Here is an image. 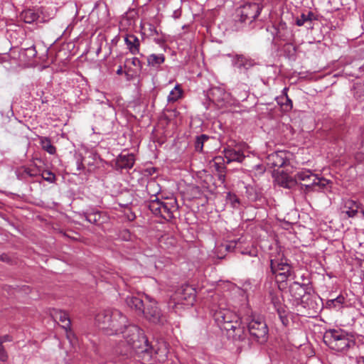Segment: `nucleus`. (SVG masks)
I'll return each mask as SVG.
<instances>
[{"mask_svg": "<svg viewBox=\"0 0 364 364\" xmlns=\"http://www.w3.org/2000/svg\"><path fill=\"white\" fill-rule=\"evenodd\" d=\"M146 191L151 196H156L160 193L161 188L159 185L154 180H151L146 185Z\"/></svg>", "mask_w": 364, "mask_h": 364, "instance_id": "obj_30", "label": "nucleus"}, {"mask_svg": "<svg viewBox=\"0 0 364 364\" xmlns=\"http://www.w3.org/2000/svg\"><path fill=\"white\" fill-rule=\"evenodd\" d=\"M323 340L330 348L336 351H343L348 349L352 343L343 332L336 330L326 332Z\"/></svg>", "mask_w": 364, "mask_h": 364, "instance_id": "obj_5", "label": "nucleus"}, {"mask_svg": "<svg viewBox=\"0 0 364 364\" xmlns=\"http://www.w3.org/2000/svg\"><path fill=\"white\" fill-rule=\"evenodd\" d=\"M126 303L131 309H134L138 314H142L146 304L141 299L135 296H129L126 298Z\"/></svg>", "mask_w": 364, "mask_h": 364, "instance_id": "obj_19", "label": "nucleus"}, {"mask_svg": "<svg viewBox=\"0 0 364 364\" xmlns=\"http://www.w3.org/2000/svg\"><path fill=\"white\" fill-rule=\"evenodd\" d=\"M287 28V26L286 23L281 21L277 27V35L278 38H279L281 40H283V41L286 40L285 35L283 32L284 31H286Z\"/></svg>", "mask_w": 364, "mask_h": 364, "instance_id": "obj_35", "label": "nucleus"}, {"mask_svg": "<svg viewBox=\"0 0 364 364\" xmlns=\"http://www.w3.org/2000/svg\"><path fill=\"white\" fill-rule=\"evenodd\" d=\"M164 61V54H151L147 57V64L150 67L158 68Z\"/></svg>", "mask_w": 364, "mask_h": 364, "instance_id": "obj_25", "label": "nucleus"}, {"mask_svg": "<svg viewBox=\"0 0 364 364\" xmlns=\"http://www.w3.org/2000/svg\"><path fill=\"white\" fill-rule=\"evenodd\" d=\"M226 200L227 202L230 203L233 208L237 207V205L240 203L239 198L234 193H228L226 196Z\"/></svg>", "mask_w": 364, "mask_h": 364, "instance_id": "obj_38", "label": "nucleus"}, {"mask_svg": "<svg viewBox=\"0 0 364 364\" xmlns=\"http://www.w3.org/2000/svg\"><path fill=\"white\" fill-rule=\"evenodd\" d=\"M40 143L42 149L50 154H53L55 153V148L52 145L51 141L48 138L41 137L40 139Z\"/></svg>", "mask_w": 364, "mask_h": 364, "instance_id": "obj_31", "label": "nucleus"}, {"mask_svg": "<svg viewBox=\"0 0 364 364\" xmlns=\"http://www.w3.org/2000/svg\"><path fill=\"white\" fill-rule=\"evenodd\" d=\"M260 11L259 5L255 3L245 4L237 9V16L240 17L239 20L242 23L247 21L250 23L252 22L259 15Z\"/></svg>", "mask_w": 364, "mask_h": 364, "instance_id": "obj_9", "label": "nucleus"}, {"mask_svg": "<svg viewBox=\"0 0 364 364\" xmlns=\"http://www.w3.org/2000/svg\"><path fill=\"white\" fill-rule=\"evenodd\" d=\"M120 237L122 240H125V241H129V240H132V235L131 234V232H129V230H123L120 232V235H119Z\"/></svg>", "mask_w": 364, "mask_h": 364, "instance_id": "obj_41", "label": "nucleus"}, {"mask_svg": "<svg viewBox=\"0 0 364 364\" xmlns=\"http://www.w3.org/2000/svg\"><path fill=\"white\" fill-rule=\"evenodd\" d=\"M286 155L284 151L274 152L267 156V164L270 168H279L287 164Z\"/></svg>", "mask_w": 364, "mask_h": 364, "instance_id": "obj_14", "label": "nucleus"}, {"mask_svg": "<svg viewBox=\"0 0 364 364\" xmlns=\"http://www.w3.org/2000/svg\"><path fill=\"white\" fill-rule=\"evenodd\" d=\"M194 300V289L189 285H183L171 296L169 307L176 310L180 305H192Z\"/></svg>", "mask_w": 364, "mask_h": 364, "instance_id": "obj_4", "label": "nucleus"}, {"mask_svg": "<svg viewBox=\"0 0 364 364\" xmlns=\"http://www.w3.org/2000/svg\"><path fill=\"white\" fill-rule=\"evenodd\" d=\"M270 267L272 273H277L279 271H283V273H289L290 267L282 259L280 261L276 259H270Z\"/></svg>", "mask_w": 364, "mask_h": 364, "instance_id": "obj_22", "label": "nucleus"}, {"mask_svg": "<svg viewBox=\"0 0 364 364\" xmlns=\"http://www.w3.org/2000/svg\"><path fill=\"white\" fill-rule=\"evenodd\" d=\"M217 257H218V258H223V256H220L219 255H217Z\"/></svg>", "mask_w": 364, "mask_h": 364, "instance_id": "obj_57", "label": "nucleus"}, {"mask_svg": "<svg viewBox=\"0 0 364 364\" xmlns=\"http://www.w3.org/2000/svg\"><path fill=\"white\" fill-rule=\"evenodd\" d=\"M123 73V70H122V68L120 66L118 70H117V75H122Z\"/></svg>", "mask_w": 364, "mask_h": 364, "instance_id": "obj_55", "label": "nucleus"}, {"mask_svg": "<svg viewBox=\"0 0 364 364\" xmlns=\"http://www.w3.org/2000/svg\"><path fill=\"white\" fill-rule=\"evenodd\" d=\"M0 260L4 261V262H9V258L7 255H3L0 256Z\"/></svg>", "mask_w": 364, "mask_h": 364, "instance_id": "obj_53", "label": "nucleus"}, {"mask_svg": "<svg viewBox=\"0 0 364 364\" xmlns=\"http://www.w3.org/2000/svg\"><path fill=\"white\" fill-rule=\"evenodd\" d=\"M96 154L92 153V160L96 161L97 164V168H103L105 166V162L100 158L97 157Z\"/></svg>", "mask_w": 364, "mask_h": 364, "instance_id": "obj_44", "label": "nucleus"}, {"mask_svg": "<svg viewBox=\"0 0 364 364\" xmlns=\"http://www.w3.org/2000/svg\"><path fill=\"white\" fill-rule=\"evenodd\" d=\"M100 318H107L109 321L108 326H103V332L107 335L122 333L124 330L129 327L126 316L117 309L99 311L98 321H100Z\"/></svg>", "mask_w": 364, "mask_h": 364, "instance_id": "obj_3", "label": "nucleus"}, {"mask_svg": "<svg viewBox=\"0 0 364 364\" xmlns=\"http://www.w3.org/2000/svg\"><path fill=\"white\" fill-rule=\"evenodd\" d=\"M65 330L66 338L69 341L71 345H74L76 341V337L73 333L70 326L69 328H64Z\"/></svg>", "mask_w": 364, "mask_h": 364, "instance_id": "obj_39", "label": "nucleus"}, {"mask_svg": "<svg viewBox=\"0 0 364 364\" xmlns=\"http://www.w3.org/2000/svg\"><path fill=\"white\" fill-rule=\"evenodd\" d=\"M124 41L132 54L136 55L139 53L140 41L136 36L128 34L126 36Z\"/></svg>", "mask_w": 364, "mask_h": 364, "instance_id": "obj_20", "label": "nucleus"}, {"mask_svg": "<svg viewBox=\"0 0 364 364\" xmlns=\"http://www.w3.org/2000/svg\"><path fill=\"white\" fill-rule=\"evenodd\" d=\"M224 153L228 163L231 161L242 162L245 159L243 153L240 150L237 151L233 149L228 148L225 149Z\"/></svg>", "mask_w": 364, "mask_h": 364, "instance_id": "obj_21", "label": "nucleus"}, {"mask_svg": "<svg viewBox=\"0 0 364 364\" xmlns=\"http://www.w3.org/2000/svg\"><path fill=\"white\" fill-rule=\"evenodd\" d=\"M363 280H364V274H363Z\"/></svg>", "mask_w": 364, "mask_h": 364, "instance_id": "obj_58", "label": "nucleus"}, {"mask_svg": "<svg viewBox=\"0 0 364 364\" xmlns=\"http://www.w3.org/2000/svg\"><path fill=\"white\" fill-rule=\"evenodd\" d=\"M42 177L44 178V180L48 181V182H53L55 180V175L51 173L50 171H46L42 173Z\"/></svg>", "mask_w": 364, "mask_h": 364, "instance_id": "obj_42", "label": "nucleus"}, {"mask_svg": "<svg viewBox=\"0 0 364 364\" xmlns=\"http://www.w3.org/2000/svg\"><path fill=\"white\" fill-rule=\"evenodd\" d=\"M306 16H308L307 17V22L308 23H311L313 20L316 19L314 14L312 12H311V11H309L308 13V14H306Z\"/></svg>", "mask_w": 364, "mask_h": 364, "instance_id": "obj_47", "label": "nucleus"}, {"mask_svg": "<svg viewBox=\"0 0 364 364\" xmlns=\"http://www.w3.org/2000/svg\"><path fill=\"white\" fill-rule=\"evenodd\" d=\"M40 168L35 164L32 163L29 166H22L16 171V176L20 180H23L27 177L34 178L41 174Z\"/></svg>", "mask_w": 364, "mask_h": 364, "instance_id": "obj_13", "label": "nucleus"}, {"mask_svg": "<svg viewBox=\"0 0 364 364\" xmlns=\"http://www.w3.org/2000/svg\"><path fill=\"white\" fill-rule=\"evenodd\" d=\"M208 139V136L205 134H202L199 136H197L196 142H195L196 150L197 151H202L203 147V144Z\"/></svg>", "mask_w": 364, "mask_h": 364, "instance_id": "obj_33", "label": "nucleus"}, {"mask_svg": "<svg viewBox=\"0 0 364 364\" xmlns=\"http://www.w3.org/2000/svg\"><path fill=\"white\" fill-rule=\"evenodd\" d=\"M357 364H364V356H358L356 358Z\"/></svg>", "mask_w": 364, "mask_h": 364, "instance_id": "obj_52", "label": "nucleus"}, {"mask_svg": "<svg viewBox=\"0 0 364 364\" xmlns=\"http://www.w3.org/2000/svg\"><path fill=\"white\" fill-rule=\"evenodd\" d=\"M291 274H278V276L281 278L280 279L277 278V282L284 281V279L287 278V276H291Z\"/></svg>", "mask_w": 364, "mask_h": 364, "instance_id": "obj_51", "label": "nucleus"}, {"mask_svg": "<svg viewBox=\"0 0 364 364\" xmlns=\"http://www.w3.org/2000/svg\"><path fill=\"white\" fill-rule=\"evenodd\" d=\"M360 272L364 273V260L360 262Z\"/></svg>", "mask_w": 364, "mask_h": 364, "instance_id": "obj_54", "label": "nucleus"}, {"mask_svg": "<svg viewBox=\"0 0 364 364\" xmlns=\"http://www.w3.org/2000/svg\"><path fill=\"white\" fill-rule=\"evenodd\" d=\"M50 315L54 321L58 320L61 323L63 328H69L71 322L66 311L58 309H52L50 310Z\"/></svg>", "mask_w": 364, "mask_h": 364, "instance_id": "obj_16", "label": "nucleus"}, {"mask_svg": "<svg viewBox=\"0 0 364 364\" xmlns=\"http://www.w3.org/2000/svg\"><path fill=\"white\" fill-rule=\"evenodd\" d=\"M214 318L219 327L226 331L229 336L235 339L242 338V329L236 314L229 309H219L215 312Z\"/></svg>", "mask_w": 364, "mask_h": 364, "instance_id": "obj_2", "label": "nucleus"}, {"mask_svg": "<svg viewBox=\"0 0 364 364\" xmlns=\"http://www.w3.org/2000/svg\"><path fill=\"white\" fill-rule=\"evenodd\" d=\"M307 17L305 14H302L300 17H298L296 20V24L298 26H304L307 22Z\"/></svg>", "mask_w": 364, "mask_h": 364, "instance_id": "obj_43", "label": "nucleus"}, {"mask_svg": "<svg viewBox=\"0 0 364 364\" xmlns=\"http://www.w3.org/2000/svg\"><path fill=\"white\" fill-rule=\"evenodd\" d=\"M301 282L295 281L289 287V291L292 297V304L298 314L304 313V310L310 308L311 304L310 291L311 287L310 278L301 277Z\"/></svg>", "mask_w": 364, "mask_h": 364, "instance_id": "obj_1", "label": "nucleus"}, {"mask_svg": "<svg viewBox=\"0 0 364 364\" xmlns=\"http://www.w3.org/2000/svg\"><path fill=\"white\" fill-rule=\"evenodd\" d=\"M2 343L3 341H0V360L1 361H5L7 359V354L4 350Z\"/></svg>", "mask_w": 364, "mask_h": 364, "instance_id": "obj_45", "label": "nucleus"}, {"mask_svg": "<svg viewBox=\"0 0 364 364\" xmlns=\"http://www.w3.org/2000/svg\"><path fill=\"white\" fill-rule=\"evenodd\" d=\"M304 183H311L312 182V180H305V181H303Z\"/></svg>", "mask_w": 364, "mask_h": 364, "instance_id": "obj_56", "label": "nucleus"}, {"mask_svg": "<svg viewBox=\"0 0 364 364\" xmlns=\"http://www.w3.org/2000/svg\"><path fill=\"white\" fill-rule=\"evenodd\" d=\"M124 337L127 342L136 353H139L140 350L149 346L148 339L143 331L136 326H129L127 333Z\"/></svg>", "mask_w": 364, "mask_h": 364, "instance_id": "obj_6", "label": "nucleus"}, {"mask_svg": "<svg viewBox=\"0 0 364 364\" xmlns=\"http://www.w3.org/2000/svg\"><path fill=\"white\" fill-rule=\"evenodd\" d=\"M134 164V157L133 154H120L115 164L117 170L131 168Z\"/></svg>", "mask_w": 364, "mask_h": 364, "instance_id": "obj_18", "label": "nucleus"}, {"mask_svg": "<svg viewBox=\"0 0 364 364\" xmlns=\"http://www.w3.org/2000/svg\"><path fill=\"white\" fill-rule=\"evenodd\" d=\"M176 200L174 198L168 199L166 202H162L161 217L166 220H170L174 218V213L178 210Z\"/></svg>", "mask_w": 364, "mask_h": 364, "instance_id": "obj_15", "label": "nucleus"}, {"mask_svg": "<svg viewBox=\"0 0 364 364\" xmlns=\"http://www.w3.org/2000/svg\"><path fill=\"white\" fill-rule=\"evenodd\" d=\"M183 90L179 85H176L173 90H171L168 96V102L173 103L182 97Z\"/></svg>", "mask_w": 364, "mask_h": 364, "instance_id": "obj_27", "label": "nucleus"}, {"mask_svg": "<svg viewBox=\"0 0 364 364\" xmlns=\"http://www.w3.org/2000/svg\"><path fill=\"white\" fill-rule=\"evenodd\" d=\"M294 180L287 179L286 181L285 187L290 188L291 186L297 183V181L301 182L305 181V180H312V182L311 183H302V185L306 187V190H309L314 186H325V180L318 178L316 175L313 174L309 170H304L297 172L294 176Z\"/></svg>", "mask_w": 364, "mask_h": 364, "instance_id": "obj_7", "label": "nucleus"}, {"mask_svg": "<svg viewBox=\"0 0 364 364\" xmlns=\"http://www.w3.org/2000/svg\"><path fill=\"white\" fill-rule=\"evenodd\" d=\"M218 177L219 181L221 182V183H224L225 181V173L224 171H220V173H218Z\"/></svg>", "mask_w": 364, "mask_h": 364, "instance_id": "obj_46", "label": "nucleus"}, {"mask_svg": "<svg viewBox=\"0 0 364 364\" xmlns=\"http://www.w3.org/2000/svg\"><path fill=\"white\" fill-rule=\"evenodd\" d=\"M235 246H236V242L231 241L229 244H226V245L222 244V245L218 246L215 251H216V253H218L219 252H222L223 250H225L227 252H232L235 248Z\"/></svg>", "mask_w": 364, "mask_h": 364, "instance_id": "obj_34", "label": "nucleus"}, {"mask_svg": "<svg viewBox=\"0 0 364 364\" xmlns=\"http://www.w3.org/2000/svg\"><path fill=\"white\" fill-rule=\"evenodd\" d=\"M250 336L258 343H263L267 340L268 328L264 321L252 319L248 324Z\"/></svg>", "mask_w": 364, "mask_h": 364, "instance_id": "obj_8", "label": "nucleus"}, {"mask_svg": "<svg viewBox=\"0 0 364 364\" xmlns=\"http://www.w3.org/2000/svg\"><path fill=\"white\" fill-rule=\"evenodd\" d=\"M99 316V312L95 314V325L96 327H97L100 330L103 331V326H108L109 321L107 318H100V321H98L97 318Z\"/></svg>", "mask_w": 364, "mask_h": 364, "instance_id": "obj_37", "label": "nucleus"}, {"mask_svg": "<svg viewBox=\"0 0 364 364\" xmlns=\"http://www.w3.org/2000/svg\"><path fill=\"white\" fill-rule=\"evenodd\" d=\"M162 202L163 201L159 200L158 198L151 200L148 205L149 209L155 215L161 216Z\"/></svg>", "mask_w": 364, "mask_h": 364, "instance_id": "obj_28", "label": "nucleus"}, {"mask_svg": "<svg viewBox=\"0 0 364 364\" xmlns=\"http://www.w3.org/2000/svg\"><path fill=\"white\" fill-rule=\"evenodd\" d=\"M327 306L330 309L335 308L337 306V304L335 303L333 299L328 300L326 303Z\"/></svg>", "mask_w": 364, "mask_h": 364, "instance_id": "obj_49", "label": "nucleus"}, {"mask_svg": "<svg viewBox=\"0 0 364 364\" xmlns=\"http://www.w3.org/2000/svg\"><path fill=\"white\" fill-rule=\"evenodd\" d=\"M360 204L352 200H343V205L341 208V214L344 218H353L356 216L359 213L362 215H364V211L361 210L359 211Z\"/></svg>", "mask_w": 364, "mask_h": 364, "instance_id": "obj_11", "label": "nucleus"}, {"mask_svg": "<svg viewBox=\"0 0 364 364\" xmlns=\"http://www.w3.org/2000/svg\"><path fill=\"white\" fill-rule=\"evenodd\" d=\"M139 358L143 364H150L154 360V355L153 353V346H149L142 350H140L139 353Z\"/></svg>", "mask_w": 364, "mask_h": 364, "instance_id": "obj_23", "label": "nucleus"}, {"mask_svg": "<svg viewBox=\"0 0 364 364\" xmlns=\"http://www.w3.org/2000/svg\"><path fill=\"white\" fill-rule=\"evenodd\" d=\"M278 314L279 315L280 319L283 324L287 325V323L288 322V320L285 316H283L282 314V312L279 309H278Z\"/></svg>", "mask_w": 364, "mask_h": 364, "instance_id": "obj_48", "label": "nucleus"}, {"mask_svg": "<svg viewBox=\"0 0 364 364\" xmlns=\"http://www.w3.org/2000/svg\"><path fill=\"white\" fill-rule=\"evenodd\" d=\"M255 64L256 63L254 62V60L249 59L242 55H236L235 60V65L238 68H245V70H247L250 68L254 66Z\"/></svg>", "mask_w": 364, "mask_h": 364, "instance_id": "obj_24", "label": "nucleus"}, {"mask_svg": "<svg viewBox=\"0 0 364 364\" xmlns=\"http://www.w3.org/2000/svg\"><path fill=\"white\" fill-rule=\"evenodd\" d=\"M92 223H96L97 225L102 224L107 220V215L99 211L92 213Z\"/></svg>", "mask_w": 364, "mask_h": 364, "instance_id": "obj_32", "label": "nucleus"}, {"mask_svg": "<svg viewBox=\"0 0 364 364\" xmlns=\"http://www.w3.org/2000/svg\"><path fill=\"white\" fill-rule=\"evenodd\" d=\"M129 64L136 67L137 70H141L142 68V63H141V60L137 58H132L130 59H127L125 66L127 67Z\"/></svg>", "mask_w": 364, "mask_h": 364, "instance_id": "obj_36", "label": "nucleus"}, {"mask_svg": "<svg viewBox=\"0 0 364 364\" xmlns=\"http://www.w3.org/2000/svg\"><path fill=\"white\" fill-rule=\"evenodd\" d=\"M142 314L147 320L154 323H162L164 321L161 311L157 307L156 303L154 301L149 300Z\"/></svg>", "mask_w": 364, "mask_h": 364, "instance_id": "obj_10", "label": "nucleus"}, {"mask_svg": "<svg viewBox=\"0 0 364 364\" xmlns=\"http://www.w3.org/2000/svg\"><path fill=\"white\" fill-rule=\"evenodd\" d=\"M207 97L211 102L219 106H222L223 104L228 100L229 95L223 88L214 87L208 91Z\"/></svg>", "mask_w": 364, "mask_h": 364, "instance_id": "obj_12", "label": "nucleus"}, {"mask_svg": "<svg viewBox=\"0 0 364 364\" xmlns=\"http://www.w3.org/2000/svg\"><path fill=\"white\" fill-rule=\"evenodd\" d=\"M153 351H154V361L163 363L166 360L168 349L166 342L163 341L158 342L157 344L153 347Z\"/></svg>", "mask_w": 364, "mask_h": 364, "instance_id": "obj_17", "label": "nucleus"}, {"mask_svg": "<svg viewBox=\"0 0 364 364\" xmlns=\"http://www.w3.org/2000/svg\"><path fill=\"white\" fill-rule=\"evenodd\" d=\"M333 300L335 303L339 306L343 302L344 299L342 296H338L337 298L333 299Z\"/></svg>", "mask_w": 364, "mask_h": 364, "instance_id": "obj_50", "label": "nucleus"}, {"mask_svg": "<svg viewBox=\"0 0 364 364\" xmlns=\"http://www.w3.org/2000/svg\"><path fill=\"white\" fill-rule=\"evenodd\" d=\"M39 17L38 12L33 9H28L23 11L21 14V18L26 23H32L36 21Z\"/></svg>", "mask_w": 364, "mask_h": 364, "instance_id": "obj_26", "label": "nucleus"}, {"mask_svg": "<svg viewBox=\"0 0 364 364\" xmlns=\"http://www.w3.org/2000/svg\"><path fill=\"white\" fill-rule=\"evenodd\" d=\"M353 93L354 97L358 100H364V84L356 82L353 85Z\"/></svg>", "mask_w": 364, "mask_h": 364, "instance_id": "obj_29", "label": "nucleus"}, {"mask_svg": "<svg viewBox=\"0 0 364 364\" xmlns=\"http://www.w3.org/2000/svg\"><path fill=\"white\" fill-rule=\"evenodd\" d=\"M223 159L220 157H215L214 159V164L213 166L215 168V170L218 171V173H220V171H224L225 169V167L220 165V161Z\"/></svg>", "mask_w": 364, "mask_h": 364, "instance_id": "obj_40", "label": "nucleus"}]
</instances>
